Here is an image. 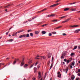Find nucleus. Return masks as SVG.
<instances>
[{
	"mask_svg": "<svg viewBox=\"0 0 80 80\" xmlns=\"http://www.w3.org/2000/svg\"><path fill=\"white\" fill-rule=\"evenodd\" d=\"M36 78H32V80H36Z\"/></svg>",
	"mask_w": 80,
	"mask_h": 80,
	"instance_id": "52",
	"label": "nucleus"
},
{
	"mask_svg": "<svg viewBox=\"0 0 80 80\" xmlns=\"http://www.w3.org/2000/svg\"><path fill=\"white\" fill-rule=\"evenodd\" d=\"M30 30H28V32H30Z\"/></svg>",
	"mask_w": 80,
	"mask_h": 80,
	"instance_id": "58",
	"label": "nucleus"
},
{
	"mask_svg": "<svg viewBox=\"0 0 80 80\" xmlns=\"http://www.w3.org/2000/svg\"><path fill=\"white\" fill-rule=\"evenodd\" d=\"M40 57H41V60H42V58L44 59H44H45L46 58V57H44V56H41Z\"/></svg>",
	"mask_w": 80,
	"mask_h": 80,
	"instance_id": "11",
	"label": "nucleus"
},
{
	"mask_svg": "<svg viewBox=\"0 0 80 80\" xmlns=\"http://www.w3.org/2000/svg\"><path fill=\"white\" fill-rule=\"evenodd\" d=\"M39 33V31H36L35 32V34H36V35H38Z\"/></svg>",
	"mask_w": 80,
	"mask_h": 80,
	"instance_id": "14",
	"label": "nucleus"
},
{
	"mask_svg": "<svg viewBox=\"0 0 80 80\" xmlns=\"http://www.w3.org/2000/svg\"><path fill=\"white\" fill-rule=\"evenodd\" d=\"M74 55H75V53H72L71 54V56H73Z\"/></svg>",
	"mask_w": 80,
	"mask_h": 80,
	"instance_id": "33",
	"label": "nucleus"
},
{
	"mask_svg": "<svg viewBox=\"0 0 80 80\" xmlns=\"http://www.w3.org/2000/svg\"><path fill=\"white\" fill-rule=\"evenodd\" d=\"M9 33V31H8V32H6V35H8V34Z\"/></svg>",
	"mask_w": 80,
	"mask_h": 80,
	"instance_id": "47",
	"label": "nucleus"
},
{
	"mask_svg": "<svg viewBox=\"0 0 80 80\" xmlns=\"http://www.w3.org/2000/svg\"><path fill=\"white\" fill-rule=\"evenodd\" d=\"M76 10H77L76 8H74V9H71V10L72 11H75Z\"/></svg>",
	"mask_w": 80,
	"mask_h": 80,
	"instance_id": "18",
	"label": "nucleus"
},
{
	"mask_svg": "<svg viewBox=\"0 0 80 80\" xmlns=\"http://www.w3.org/2000/svg\"><path fill=\"white\" fill-rule=\"evenodd\" d=\"M47 9L46 8H45L44 9H43V10H42L41 11H39L38 12H43V11H45V10H47Z\"/></svg>",
	"mask_w": 80,
	"mask_h": 80,
	"instance_id": "12",
	"label": "nucleus"
},
{
	"mask_svg": "<svg viewBox=\"0 0 80 80\" xmlns=\"http://www.w3.org/2000/svg\"><path fill=\"white\" fill-rule=\"evenodd\" d=\"M22 37H26V35L23 34V35H22Z\"/></svg>",
	"mask_w": 80,
	"mask_h": 80,
	"instance_id": "31",
	"label": "nucleus"
},
{
	"mask_svg": "<svg viewBox=\"0 0 80 80\" xmlns=\"http://www.w3.org/2000/svg\"><path fill=\"white\" fill-rule=\"evenodd\" d=\"M78 50H80V46H78Z\"/></svg>",
	"mask_w": 80,
	"mask_h": 80,
	"instance_id": "45",
	"label": "nucleus"
},
{
	"mask_svg": "<svg viewBox=\"0 0 80 80\" xmlns=\"http://www.w3.org/2000/svg\"><path fill=\"white\" fill-rule=\"evenodd\" d=\"M61 27H62V26L58 27L56 28V29H58V28H61Z\"/></svg>",
	"mask_w": 80,
	"mask_h": 80,
	"instance_id": "36",
	"label": "nucleus"
},
{
	"mask_svg": "<svg viewBox=\"0 0 80 80\" xmlns=\"http://www.w3.org/2000/svg\"><path fill=\"white\" fill-rule=\"evenodd\" d=\"M56 21H57V20H52V22H56Z\"/></svg>",
	"mask_w": 80,
	"mask_h": 80,
	"instance_id": "39",
	"label": "nucleus"
},
{
	"mask_svg": "<svg viewBox=\"0 0 80 80\" xmlns=\"http://www.w3.org/2000/svg\"><path fill=\"white\" fill-rule=\"evenodd\" d=\"M69 27L72 28H75L76 27H79V26L78 25H74L73 26H70Z\"/></svg>",
	"mask_w": 80,
	"mask_h": 80,
	"instance_id": "3",
	"label": "nucleus"
},
{
	"mask_svg": "<svg viewBox=\"0 0 80 80\" xmlns=\"http://www.w3.org/2000/svg\"><path fill=\"white\" fill-rule=\"evenodd\" d=\"M75 2H73L71 3L68 4V5H73V4H75Z\"/></svg>",
	"mask_w": 80,
	"mask_h": 80,
	"instance_id": "34",
	"label": "nucleus"
},
{
	"mask_svg": "<svg viewBox=\"0 0 80 80\" xmlns=\"http://www.w3.org/2000/svg\"><path fill=\"white\" fill-rule=\"evenodd\" d=\"M32 61H29V63H32Z\"/></svg>",
	"mask_w": 80,
	"mask_h": 80,
	"instance_id": "51",
	"label": "nucleus"
},
{
	"mask_svg": "<svg viewBox=\"0 0 80 80\" xmlns=\"http://www.w3.org/2000/svg\"><path fill=\"white\" fill-rule=\"evenodd\" d=\"M6 59H7V60H8V59H9V58H7Z\"/></svg>",
	"mask_w": 80,
	"mask_h": 80,
	"instance_id": "60",
	"label": "nucleus"
},
{
	"mask_svg": "<svg viewBox=\"0 0 80 80\" xmlns=\"http://www.w3.org/2000/svg\"><path fill=\"white\" fill-rule=\"evenodd\" d=\"M53 59H54V58H53V57H52V61H53Z\"/></svg>",
	"mask_w": 80,
	"mask_h": 80,
	"instance_id": "46",
	"label": "nucleus"
},
{
	"mask_svg": "<svg viewBox=\"0 0 80 80\" xmlns=\"http://www.w3.org/2000/svg\"><path fill=\"white\" fill-rule=\"evenodd\" d=\"M34 65V64H33V65H32L31 66H30V68H32V67H33V66Z\"/></svg>",
	"mask_w": 80,
	"mask_h": 80,
	"instance_id": "49",
	"label": "nucleus"
},
{
	"mask_svg": "<svg viewBox=\"0 0 80 80\" xmlns=\"http://www.w3.org/2000/svg\"><path fill=\"white\" fill-rule=\"evenodd\" d=\"M66 62H67V65H68V64L69 63H70V62H71V61H70V60H68Z\"/></svg>",
	"mask_w": 80,
	"mask_h": 80,
	"instance_id": "15",
	"label": "nucleus"
},
{
	"mask_svg": "<svg viewBox=\"0 0 80 80\" xmlns=\"http://www.w3.org/2000/svg\"><path fill=\"white\" fill-rule=\"evenodd\" d=\"M80 29H78V30L75 31V33H78V32H80Z\"/></svg>",
	"mask_w": 80,
	"mask_h": 80,
	"instance_id": "7",
	"label": "nucleus"
},
{
	"mask_svg": "<svg viewBox=\"0 0 80 80\" xmlns=\"http://www.w3.org/2000/svg\"><path fill=\"white\" fill-rule=\"evenodd\" d=\"M30 36H31V37H33V33H30Z\"/></svg>",
	"mask_w": 80,
	"mask_h": 80,
	"instance_id": "32",
	"label": "nucleus"
},
{
	"mask_svg": "<svg viewBox=\"0 0 80 80\" xmlns=\"http://www.w3.org/2000/svg\"><path fill=\"white\" fill-rule=\"evenodd\" d=\"M71 65H72V66H74L75 65V62H73L72 64Z\"/></svg>",
	"mask_w": 80,
	"mask_h": 80,
	"instance_id": "24",
	"label": "nucleus"
},
{
	"mask_svg": "<svg viewBox=\"0 0 80 80\" xmlns=\"http://www.w3.org/2000/svg\"><path fill=\"white\" fill-rule=\"evenodd\" d=\"M78 76H80V74H78Z\"/></svg>",
	"mask_w": 80,
	"mask_h": 80,
	"instance_id": "64",
	"label": "nucleus"
},
{
	"mask_svg": "<svg viewBox=\"0 0 80 80\" xmlns=\"http://www.w3.org/2000/svg\"><path fill=\"white\" fill-rule=\"evenodd\" d=\"M62 63H63V64H65V62H63Z\"/></svg>",
	"mask_w": 80,
	"mask_h": 80,
	"instance_id": "61",
	"label": "nucleus"
},
{
	"mask_svg": "<svg viewBox=\"0 0 80 80\" xmlns=\"http://www.w3.org/2000/svg\"><path fill=\"white\" fill-rule=\"evenodd\" d=\"M38 57H40L38 55L35 57V60H38V59H40V58H38Z\"/></svg>",
	"mask_w": 80,
	"mask_h": 80,
	"instance_id": "6",
	"label": "nucleus"
},
{
	"mask_svg": "<svg viewBox=\"0 0 80 80\" xmlns=\"http://www.w3.org/2000/svg\"><path fill=\"white\" fill-rule=\"evenodd\" d=\"M37 67H38V69L40 67V64L38 65Z\"/></svg>",
	"mask_w": 80,
	"mask_h": 80,
	"instance_id": "28",
	"label": "nucleus"
},
{
	"mask_svg": "<svg viewBox=\"0 0 80 80\" xmlns=\"http://www.w3.org/2000/svg\"><path fill=\"white\" fill-rule=\"evenodd\" d=\"M58 77H59V78H60V76H59V75H58Z\"/></svg>",
	"mask_w": 80,
	"mask_h": 80,
	"instance_id": "59",
	"label": "nucleus"
},
{
	"mask_svg": "<svg viewBox=\"0 0 80 80\" xmlns=\"http://www.w3.org/2000/svg\"><path fill=\"white\" fill-rule=\"evenodd\" d=\"M71 18H69L65 20L64 21H63L62 23H65V22H68L70 20Z\"/></svg>",
	"mask_w": 80,
	"mask_h": 80,
	"instance_id": "5",
	"label": "nucleus"
},
{
	"mask_svg": "<svg viewBox=\"0 0 80 80\" xmlns=\"http://www.w3.org/2000/svg\"><path fill=\"white\" fill-rule=\"evenodd\" d=\"M74 78H75V76H72L71 77V79L72 80H74Z\"/></svg>",
	"mask_w": 80,
	"mask_h": 80,
	"instance_id": "25",
	"label": "nucleus"
},
{
	"mask_svg": "<svg viewBox=\"0 0 80 80\" xmlns=\"http://www.w3.org/2000/svg\"><path fill=\"white\" fill-rule=\"evenodd\" d=\"M28 65L27 64H26L24 66V68H27V66H28Z\"/></svg>",
	"mask_w": 80,
	"mask_h": 80,
	"instance_id": "13",
	"label": "nucleus"
},
{
	"mask_svg": "<svg viewBox=\"0 0 80 80\" xmlns=\"http://www.w3.org/2000/svg\"><path fill=\"white\" fill-rule=\"evenodd\" d=\"M60 1V0H58L56 2V3H58V2H59Z\"/></svg>",
	"mask_w": 80,
	"mask_h": 80,
	"instance_id": "38",
	"label": "nucleus"
},
{
	"mask_svg": "<svg viewBox=\"0 0 80 80\" xmlns=\"http://www.w3.org/2000/svg\"><path fill=\"white\" fill-rule=\"evenodd\" d=\"M47 25V24H44L42 25V27H45V26H46Z\"/></svg>",
	"mask_w": 80,
	"mask_h": 80,
	"instance_id": "48",
	"label": "nucleus"
},
{
	"mask_svg": "<svg viewBox=\"0 0 80 80\" xmlns=\"http://www.w3.org/2000/svg\"><path fill=\"white\" fill-rule=\"evenodd\" d=\"M64 62H67V59H64Z\"/></svg>",
	"mask_w": 80,
	"mask_h": 80,
	"instance_id": "44",
	"label": "nucleus"
},
{
	"mask_svg": "<svg viewBox=\"0 0 80 80\" xmlns=\"http://www.w3.org/2000/svg\"><path fill=\"white\" fill-rule=\"evenodd\" d=\"M38 62H37L35 64L34 63V65L35 66H36L37 65V64H38Z\"/></svg>",
	"mask_w": 80,
	"mask_h": 80,
	"instance_id": "22",
	"label": "nucleus"
},
{
	"mask_svg": "<svg viewBox=\"0 0 80 80\" xmlns=\"http://www.w3.org/2000/svg\"><path fill=\"white\" fill-rule=\"evenodd\" d=\"M2 65H4V63H0V65H2Z\"/></svg>",
	"mask_w": 80,
	"mask_h": 80,
	"instance_id": "54",
	"label": "nucleus"
},
{
	"mask_svg": "<svg viewBox=\"0 0 80 80\" xmlns=\"http://www.w3.org/2000/svg\"><path fill=\"white\" fill-rule=\"evenodd\" d=\"M42 33L43 34H45L46 32L45 31H43L42 32Z\"/></svg>",
	"mask_w": 80,
	"mask_h": 80,
	"instance_id": "16",
	"label": "nucleus"
},
{
	"mask_svg": "<svg viewBox=\"0 0 80 80\" xmlns=\"http://www.w3.org/2000/svg\"><path fill=\"white\" fill-rule=\"evenodd\" d=\"M78 63H80V61H79Z\"/></svg>",
	"mask_w": 80,
	"mask_h": 80,
	"instance_id": "62",
	"label": "nucleus"
},
{
	"mask_svg": "<svg viewBox=\"0 0 80 80\" xmlns=\"http://www.w3.org/2000/svg\"><path fill=\"white\" fill-rule=\"evenodd\" d=\"M60 72H58V75H60Z\"/></svg>",
	"mask_w": 80,
	"mask_h": 80,
	"instance_id": "53",
	"label": "nucleus"
},
{
	"mask_svg": "<svg viewBox=\"0 0 80 80\" xmlns=\"http://www.w3.org/2000/svg\"><path fill=\"white\" fill-rule=\"evenodd\" d=\"M52 34H53V35H55L56 34V32H52Z\"/></svg>",
	"mask_w": 80,
	"mask_h": 80,
	"instance_id": "35",
	"label": "nucleus"
},
{
	"mask_svg": "<svg viewBox=\"0 0 80 80\" xmlns=\"http://www.w3.org/2000/svg\"><path fill=\"white\" fill-rule=\"evenodd\" d=\"M77 47H78V46H76L74 47V48L73 49V50H75V49H77Z\"/></svg>",
	"mask_w": 80,
	"mask_h": 80,
	"instance_id": "19",
	"label": "nucleus"
},
{
	"mask_svg": "<svg viewBox=\"0 0 80 80\" xmlns=\"http://www.w3.org/2000/svg\"><path fill=\"white\" fill-rule=\"evenodd\" d=\"M16 61H14L13 62V64H15V63H16Z\"/></svg>",
	"mask_w": 80,
	"mask_h": 80,
	"instance_id": "50",
	"label": "nucleus"
},
{
	"mask_svg": "<svg viewBox=\"0 0 80 80\" xmlns=\"http://www.w3.org/2000/svg\"><path fill=\"white\" fill-rule=\"evenodd\" d=\"M59 76L61 77V74H60L59 75Z\"/></svg>",
	"mask_w": 80,
	"mask_h": 80,
	"instance_id": "57",
	"label": "nucleus"
},
{
	"mask_svg": "<svg viewBox=\"0 0 80 80\" xmlns=\"http://www.w3.org/2000/svg\"><path fill=\"white\" fill-rule=\"evenodd\" d=\"M62 55H63V56H65V55H66L65 53L63 52L62 53Z\"/></svg>",
	"mask_w": 80,
	"mask_h": 80,
	"instance_id": "37",
	"label": "nucleus"
},
{
	"mask_svg": "<svg viewBox=\"0 0 80 80\" xmlns=\"http://www.w3.org/2000/svg\"><path fill=\"white\" fill-rule=\"evenodd\" d=\"M45 77H47V74H45Z\"/></svg>",
	"mask_w": 80,
	"mask_h": 80,
	"instance_id": "56",
	"label": "nucleus"
},
{
	"mask_svg": "<svg viewBox=\"0 0 80 80\" xmlns=\"http://www.w3.org/2000/svg\"><path fill=\"white\" fill-rule=\"evenodd\" d=\"M65 58L64 56L62 55L61 57V59H63V58Z\"/></svg>",
	"mask_w": 80,
	"mask_h": 80,
	"instance_id": "20",
	"label": "nucleus"
},
{
	"mask_svg": "<svg viewBox=\"0 0 80 80\" xmlns=\"http://www.w3.org/2000/svg\"><path fill=\"white\" fill-rule=\"evenodd\" d=\"M23 30L19 31H18V33H20L21 32H23Z\"/></svg>",
	"mask_w": 80,
	"mask_h": 80,
	"instance_id": "27",
	"label": "nucleus"
},
{
	"mask_svg": "<svg viewBox=\"0 0 80 80\" xmlns=\"http://www.w3.org/2000/svg\"><path fill=\"white\" fill-rule=\"evenodd\" d=\"M13 41V39H11L8 40V42H12Z\"/></svg>",
	"mask_w": 80,
	"mask_h": 80,
	"instance_id": "26",
	"label": "nucleus"
},
{
	"mask_svg": "<svg viewBox=\"0 0 80 80\" xmlns=\"http://www.w3.org/2000/svg\"><path fill=\"white\" fill-rule=\"evenodd\" d=\"M55 14H52L51 15H49L46 16V17H55Z\"/></svg>",
	"mask_w": 80,
	"mask_h": 80,
	"instance_id": "2",
	"label": "nucleus"
},
{
	"mask_svg": "<svg viewBox=\"0 0 80 80\" xmlns=\"http://www.w3.org/2000/svg\"><path fill=\"white\" fill-rule=\"evenodd\" d=\"M78 72H80V69H78Z\"/></svg>",
	"mask_w": 80,
	"mask_h": 80,
	"instance_id": "55",
	"label": "nucleus"
},
{
	"mask_svg": "<svg viewBox=\"0 0 80 80\" xmlns=\"http://www.w3.org/2000/svg\"><path fill=\"white\" fill-rule=\"evenodd\" d=\"M23 38V37L22 36V35L20 36L19 37V38Z\"/></svg>",
	"mask_w": 80,
	"mask_h": 80,
	"instance_id": "40",
	"label": "nucleus"
},
{
	"mask_svg": "<svg viewBox=\"0 0 80 80\" xmlns=\"http://www.w3.org/2000/svg\"><path fill=\"white\" fill-rule=\"evenodd\" d=\"M68 10H70V8H67L65 9H64V11H67Z\"/></svg>",
	"mask_w": 80,
	"mask_h": 80,
	"instance_id": "17",
	"label": "nucleus"
},
{
	"mask_svg": "<svg viewBox=\"0 0 80 80\" xmlns=\"http://www.w3.org/2000/svg\"><path fill=\"white\" fill-rule=\"evenodd\" d=\"M66 17L67 16H63V17H61V18H62V19L64 18H65V17Z\"/></svg>",
	"mask_w": 80,
	"mask_h": 80,
	"instance_id": "29",
	"label": "nucleus"
},
{
	"mask_svg": "<svg viewBox=\"0 0 80 80\" xmlns=\"http://www.w3.org/2000/svg\"><path fill=\"white\" fill-rule=\"evenodd\" d=\"M59 5V3H58L57 4H55L53 5H51L50 6V8H52V7H55V6H57V5Z\"/></svg>",
	"mask_w": 80,
	"mask_h": 80,
	"instance_id": "1",
	"label": "nucleus"
},
{
	"mask_svg": "<svg viewBox=\"0 0 80 80\" xmlns=\"http://www.w3.org/2000/svg\"><path fill=\"white\" fill-rule=\"evenodd\" d=\"M76 80H78V78H76Z\"/></svg>",
	"mask_w": 80,
	"mask_h": 80,
	"instance_id": "63",
	"label": "nucleus"
},
{
	"mask_svg": "<svg viewBox=\"0 0 80 80\" xmlns=\"http://www.w3.org/2000/svg\"><path fill=\"white\" fill-rule=\"evenodd\" d=\"M66 35V34L65 33H63V34H62V35H63V36H65Z\"/></svg>",
	"mask_w": 80,
	"mask_h": 80,
	"instance_id": "43",
	"label": "nucleus"
},
{
	"mask_svg": "<svg viewBox=\"0 0 80 80\" xmlns=\"http://www.w3.org/2000/svg\"><path fill=\"white\" fill-rule=\"evenodd\" d=\"M68 69H63V72H66V73H67V72H68Z\"/></svg>",
	"mask_w": 80,
	"mask_h": 80,
	"instance_id": "8",
	"label": "nucleus"
},
{
	"mask_svg": "<svg viewBox=\"0 0 80 80\" xmlns=\"http://www.w3.org/2000/svg\"><path fill=\"white\" fill-rule=\"evenodd\" d=\"M70 68H72L73 67H72V65H70Z\"/></svg>",
	"mask_w": 80,
	"mask_h": 80,
	"instance_id": "41",
	"label": "nucleus"
},
{
	"mask_svg": "<svg viewBox=\"0 0 80 80\" xmlns=\"http://www.w3.org/2000/svg\"><path fill=\"white\" fill-rule=\"evenodd\" d=\"M48 35L49 36H52V33H49Z\"/></svg>",
	"mask_w": 80,
	"mask_h": 80,
	"instance_id": "42",
	"label": "nucleus"
},
{
	"mask_svg": "<svg viewBox=\"0 0 80 80\" xmlns=\"http://www.w3.org/2000/svg\"><path fill=\"white\" fill-rule=\"evenodd\" d=\"M24 61V59H23L22 60V62L21 64V66L22 67V66H23V65H24V62H23V61Z\"/></svg>",
	"mask_w": 80,
	"mask_h": 80,
	"instance_id": "10",
	"label": "nucleus"
},
{
	"mask_svg": "<svg viewBox=\"0 0 80 80\" xmlns=\"http://www.w3.org/2000/svg\"><path fill=\"white\" fill-rule=\"evenodd\" d=\"M53 64H52L51 65V66H50V68L49 69V70L51 69V68H52V67H53Z\"/></svg>",
	"mask_w": 80,
	"mask_h": 80,
	"instance_id": "23",
	"label": "nucleus"
},
{
	"mask_svg": "<svg viewBox=\"0 0 80 80\" xmlns=\"http://www.w3.org/2000/svg\"><path fill=\"white\" fill-rule=\"evenodd\" d=\"M51 56H52V54L50 53H48V58H50Z\"/></svg>",
	"mask_w": 80,
	"mask_h": 80,
	"instance_id": "9",
	"label": "nucleus"
},
{
	"mask_svg": "<svg viewBox=\"0 0 80 80\" xmlns=\"http://www.w3.org/2000/svg\"><path fill=\"white\" fill-rule=\"evenodd\" d=\"M37 68L34 67V72L37 71Z\"/></svg>",
	"mask_w": 80,
	"mask_h": 80,
	"instance_id": "21",
	"label": "nucleus"
},
{
	"mask_svg": "<svg viewBox=\"0 0 80 80\" xmlns=\"http://www.w3.org/2000/svg\"><path fill=\"white\" fill-rule=\"evenodd\" d=\"M38 79L40 78H41V72H39L38 73Z\"/></svg>",
	"mask_w": 80,
	"mask_h": 80,
	"instance_id": "4",
	"label": "nucleus"
},
{
	"mask_svg": "<svg viewBox=\"0 0 80 80\" xmlns=\"http://www.w3.org/2000/svg\"><path fill=\"white\" fill-rule=\"evenodd\" d=\"M29 37V34H27L26 35V37Z\"/></svg>",
	"mask_w": 80,
	"mask_h": 80,
	"instance_id": "30",
	"label": "nucleus"
}]
</instances>
